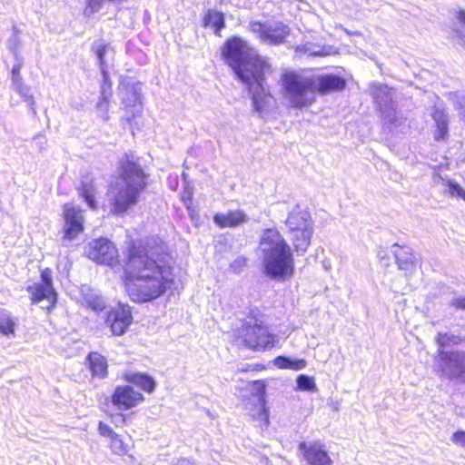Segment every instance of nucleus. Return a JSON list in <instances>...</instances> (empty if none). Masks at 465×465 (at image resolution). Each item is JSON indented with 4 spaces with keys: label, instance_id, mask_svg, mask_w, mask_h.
<instances>
[{
    "label": "nucleus",
    "instance_id": "nucleus-22",
    "mask_svg": "<svg viewBox=\"0 0 465 465\" xmlns=\"http://www.w3.org/2000/svg\"><path fill=\"white\" fill-rule=\"evenodd\" d=\"M86 361L94 377L104 379L107 376L108 365L104 356L96 351H91L86 356Z\"/></svg>",
    "mask_w": 465,
    "mask_h": 465
},
{
    "label": "nucleus",
    "instance_id": "nucleus-47",
    "mask_svg": "<svg viewBox=\"0 0 465 465\" xmlns=\"http://www.w3.org/2000/svg\"><path fill=\"white\" fill-rule=\"evenodd\" d=\"M455 16H456L457 20L459 21V23L460 24V25L463 28H465V10L460 9V10L456 11Z\"/></svg>",
    "mask_w": 465,
    "mask_h": 465
},
{
    "label": "nucleus",
    "instance_id": "nucleus-28",
    "mask_svg": "<svg viewBox=\"0 0 465 465\" xmlns=\"http://www.w3.org/2000/svg\"><path fill=\"white\" fill-rule=\"evenodd\" d=\"M16 324L17 319L14 318L7 310L0 308V333L6 337L15 335Z\"/></svg>",
    "mask_w": 465,
    "mask_h": 465
},
{
    "label": "nucleus",
    "instance_id": "nucleus-23",
    "mask_svg": "<svg viewBox=\"0 0 465 465\" xmlns=\"http://www.w3.org/2000/svg\"><path fill=\"white\" fill-rule=\"evenodd\" d=\"M125 380L129 383H132L145 392L152 393L154 391L156 387L155 380L147 373L143 372H131L125 374Z\"/></svg>",
    "mask_w": 465,
    "mask_h": 465
},
{
    "label": "nucleus",
    "instance_id": "nucleus-41",
    "mask_svg": "<svg viewBox=\"0 0 465 465\" xmlns=\"http://www.w3.org/2000/svg\"><path fill=\"white\" fill-rule=\"evenodd\" d=\"M247 260L242 257H237L231 264L230 268L234 273H240L243 271L244 267L246 266Z\"/></svg>",
    "mask_w": 465,
    "mask_h": 465
},
{
    "label": "nucleus",
    "instance_id": "nucleus-24",
    "mask_svg": "<svg viewBox=\"0 0 465 465\" xmlns=\"http://www.w3.org/2000/svg\"><path fill=\"white\" fill-rule=\"evenodd\" d=\"M431 116L436 124L434 139L436 141L444 140L448 136V134H449L448 114L444 110L435 108Z\"/></svg>",
    "mask_w": 465,
    "mask_h": 465
},
{
    "label": "nucleus",
    "instance_id": "nucleus-40",
    "mask_svg": "<svg viewBox=\"0 0 465 465\" xmlns=\"http://www.w3.org/2000/svg\"><path fill=\"white\" fill-rule=\"evenodd\" d=\"M38 285L54 289L53 286V279H52V272L49 269H45L41 272V282L37 283Z\"/></svg>",
    "mask_w": 465,
    "mask_h": 465
},
{
    "label": "nucleus",
    "instance_id": "nucleus-48",
    "mask_svg": "<svg viewBox=\"0 0 465 465\" xmlns=\"http://www.w3.org/2000/svg\"><path fill=\"white\" fill-rule=\"evenodd\" d=\"M174 465H194V464L186 459H181Z\"/></svg>",
    "mask_w": 465,
    "mask_h": 465
},
{
    "label": "nucleus",
    "instance_id": "nucleus-7",
    "mask_svg": "<svg viewBox=\"0 0 465 465\" xmlns=\"http://www.w3.org/2000/svg\"><path fill=\"white\" fill-rule=\"evenodd\" d=\"M242 342L248 348L256 351H266L273 347L274 335L269 333L267 327L257 319L254 322H245L239 331Z\"/></svg>",
    "mask_w": 465,
    "mask_h": 465
},
{
    "label": "nucleus",
    "instance_id": "nucleus-50",
    "mask_svg": "<svg viewBox=\"0 0 465 465\" xmlns=\"http://www.w3.org/2000/svg\"><path fill=\"white\" fill-rule=\"evenodd\" d=\"M122 421H124V417L122 415L119 416Z\"/></svg>",
    "mask_w": 465,
    "mask_h": 465
},
{
    "label": "nucleus",
    "instance_id": "nucleus-14",
    "mask_svg": "<svg viewBox=\"0 0 465 465\" xmlns=\"http://www.w3.org/2000/svg\"><path fill=\"white\" fill-rule=\"evenodd\" d=\"M111 398L119 411H128L144 400L143 395L130 385L117 386Z\"/></svg>",
    "mask_w": 465,
    "mask_h": 465
},
{
    "label": "nucleus",
    "instance_id": "nucleus-42",
    "mask_svg": "<svg viewBox=\"0 0 465 465\" xmlns=\"http://www.w3.org/2000/svg\"><path fill=\"white\" fill-rule=\"evenodd\" d=\"M97 430L101 436L107 437L109 439L116 434L109 425L103 421H99Z\"/></svg>",
    "mask_w": 465,
    "mask_h": 465
},
{
    "label": "nucleus",
    "instance_id": "nucleus-44",
    "mask_svg": "<svg viewBox=\"0 0 465 465\" xmlns=\"http://www.w3.org/2000/svg\"><path fill=\"white\" fill-rule=\"evenodd\" d=\"M450 305L452 306V307H455L456 309L464 310L465 311V295L464 296H460V297H457V298H453L450 302Z\"/></svg>",
    "mask_w": 465,
    "mask_h": 465
},
{
    "label": "nucleus",
    "instance_id": "nucleus-30",
    "mask_svg": "<svg viewBox=\"0 0 465 465\" xmlns=\"http://www.w3.org/2000/svg\"><path fill=\"white\" fill-rule=\"evenodd\" d=\"M274 363L280 369H290L294 371L302 370L307 365V362L304 359H293L288 356L276 357Z\"/></svg>",
    "mask_w": 465,
    "mask_h": 465
},
{
    "label": "nucleus",
    "instance_id": "nucleus-1",
    "mask_svg": "<svg viewBox=\"0 0 465 465\" xmlns=\"http://www.w3.org/2000/svg\"><path fill=\"white\" fill-rule=\"evenodd\" d=\"M125 286L133 302H152L163 295L173 282L171 267L151 259L145 249L132 244L124 265Z\"/></svg>",
    "mask_w": 465,
    "mask_h": 465
},
{
    "label": "nucleus",
    "instance_id": "nucleus-8",
    "mask_svg": "<svg viewBox=\"0 0 465 465\" xmlns=\"http://www.w3.org/2000/svg\"><path fill=\"white\" fill-rule=\"evenodd\" d=\"M250 29L262 43L270 45L283 44L290 35L289 26L282 22L255 21L250 23Z\"/></svg>",
    "mask_w": 465,
    "mask_h": 465
},
{
    "label": "nucleus",
    "instance_id": "nucleus-31",
    "mask_svg": "<svg viewBox=\"0 0 465 465\" xmlns=\"http://www.w3.org/2000/svg\"><path fill=\"white\" fill-rule=\"evenodd\" d=\"M84 299L87 306L95 312H101L106 306L105 299L95 291H87L84 294Z\"/></svg>",
    "mask_w": 465,
    "mask_h": 465
},
{
    "label": "nucleus",
    "instance_id": "nucleus-19",
    "mask_svg": "<svg viewBox=\"0 0 465 465\" xmlns=\"http://www.w3.org/2000/svg\"><path fill=\"white\" fill-rule=\"evenodd\" d=\"M285 223L289 230L313 226L310 212L307 208H302L300 204H296L289 213Z\"/></svg>",
    "mask_w": 465,
    "mask_h": 465
},
{
    "label": "nucleus",
    "instance_id": "nucleus-16",
    "mask_svg": "<svg viewBox=\"0 0 465 465\" xmlns=\"http://www.w3.org/2000/svg\"><path fill=\"white\" fill-rule=\"evenodd\" d=\"M119 94L125 108H131L133 116L141 113L142 87L140 83L122 84Z\"/></svg>",
    "mask_w": 465,
    "mask_h": 465
},
{
    "label": "nucleus",
    "instance_id": "nucleus-10",
    "mask_svg": "<svg viewBox=\"0 0 465 465\" xmlns=\"http://www.w3.org/2000/svg\"><path fill=\"white\" fill-rule=\"evenodd\" d=\"M371 95L384 121L395 124L397 110L396 102L393 100L392 88L387 84H374L371 86Z\"/></svg>",
    "mask_w": 465,
    "mask_h": 465
},
{
    "label": "nucleus",
    "instance_id": "nucleus-29",
    "mask_svg": "<svg viewBox=\"0 0 465 465\" xmlns=\"http://www.w3.org/2000/svg\"><path fill=\"white\" fill-rule=\"evenodd\" d=\"M203 25H211L214 34L219 35L220 31L225 26L224 15L222 12L208 10L203 18Z\"/></svg>",
    "mask_w": 465,
    "mask_h": 465
},
{
    "label": "nucleus",
    "instance_id": "nucleus-6",
    "mask_svg": "<svg viewBox=\"0 0 465 465\" xmlns=\"http://www.w3.org/2000/svg\"><path fill=\"white\" fill-rule=\"evenodd\" d=\"M439 349L435 360V372L440 378L465 384V351H446L450 344H458L460 339L451 333H438Z\"/></svg>",
    "mask_w": 465,
    "mask_h": 465
},
{
    "label": "nucleus",
    "instance_id": "nucleus-5",
    "mask_svg": "<svg viewBox=\"0 0 465 465\" xmlns=\"http://www.w3.org/2000/svg\"><path fill=\"white\" fill-rule=\"evenodd\" d=\"M259 248L262 255L263 273L270 279L283 281L292 275L294 262L292 251L276 228L262 232Z\"/></svg>",
    "mask_w": 465,
    "mask_h": 465
},
{
    "label": "nucleus",
    "instance_id": "nucleus-27",
    "mask_svg": "<svg viewBox=\"0 0 465 465\" xmlns=\"http://www.w3.org/2000/svg\"><path fill=\"white\" fill-rule=\"evenodd\" d=\"M79 193L90 208H96L95 189L93 180L87 177L83 179L80 183Z\"/></svg>",
    "mask_w": 465,
    "mask_h": 465
},
{
    "label": "nucleus",
    "instance_id": "nucleus-39",
    "mask_svg": "<svg viewBox=\"0 0 465 465\" xmlns=\"http://www.w3.org/2000/svg\"><path fill=\"white\" fill-rule=\"evenodd\" d=\"M111 96H103L100 95L99 101L97 102L96 107L100 112V117L104 121H107L109 119L108 116V105H109V100Z\"/></svg>",
    "mask_w": 465,
    "mask_h": 465
},
{
    "label": "nucleus",
    "instance_id": "nucleus-2",
    "mask_svg": "<svg viewBox=\"0 0 465 465\" xmlns=\"http://www.w3.org/2000/svg\"><path fill=\"white\" fill-rule=\"evenodd\" d=\"M222 55L236 77L246 85L254 111L262 113L271 96L265 79L268 63L250 50L247 44L238 36L226 40Z\"/></svg>",
    "mask_w": 465,
    "mask_h": 465
},
{
    "label": "nucleus",
    "instance_id": "nucleus-18",
    "mask_svg": "<svg viewBox=\"0 0 465 465\" xmlns=\"http://www.w3.org/2000/svg\"><path fill=\"white\" fill-rule=\"evenodd\" d=\"M213 223L221 229L234 228L249 221L248 215L242 210H231L227 213H217L213 215Z\"/></svg>",
    "mask_w": 465,
    "mask_h": 465
},
{
    "label": "nucleus",
    "instance_id": "nucleus-32",
    "mask_svg": "<svg viewBox=\"0 0 465 465\" xmlns=\"http://www.w3.org/2000/svg\"><path fill=\"white\" fill-rule=\"evenodd\" d=\"M296 383L299 391H313L316 389L314 379L305 374H300L296 379Z\"/></svg>",
    "mask_w": 465,
    "mask_h": 465
},
{
    "label": "nucleus",
    "instance_id": "nucleus-33",
    "mask_svg": "<svg viewBox=\"0 0 465 465\" xmlns=\"http://www.w3.org/2000/svg\"><path fill=\"white\" fill-rule=\"evenodd\" d=\"M13 89L17 94H19L26 103H28L31 110L35 114H36L35 109V103L34 100V96L30 94V88L23 83V84L14 87Z\"/></svg>",
    "mask_w": 465,
    "mask_h": 465
},
{
    "label": "nucleus",
    "instance_id": "nucleus-35",
    "mask_svg": "<svg viewBox=\"0 0 465 465\" xmlns=\"http://www.w3.org/2000/svg\"><path fill=\"white\" fill-rule=\"evenodd\" d=\"M15 64L13 65L11 70L12 78V88L23 84V78L20 74L21 68L23 66V58L15 59Z\"/></svg>",
    "mask_w": 465,
    "mask_h": 465
},
{
    "label": "nucleus",
    "instance_id": "nucleus-38",
    "mask_svg": "<svg viewBox=\"0 0 465 465\" xmlns=\"http://www.w3.org/2000/svg\"><path fill=\"white\" fill-rule=\"evenodd\" d=\"M101 74H102L103 79H102L100 94L104 97L112 96V83L110 80L108 70L101 71Z\"/></svg>",
    "mask_w": 465,
    "mask_h": 465
},
{
    "label": "nucleus",
    "instance_id": "nucleus-3",
    "mask_svg": "<svg viewBox=\"0 0 465 465\" xmlns=\"http://www.w3.org/2000/svg\"><path fill=\"white\" fill-rule=\"evenodd\" d=\"M285 97L293 108L302 109L314 101V91L321 94L341 91L346 86L344 78L327 74L317 78L306 77L294 71H286L281 77Z\"/></svg>",
    "mask_w": 465,
    "mask_h": 465
},
{
    "label": "nucleus",
    "instance_id": "nucleus-4",
    "mask_svg": "<svg viewBox=\"0 0 465 465\" xmlns=\"http://www.w3.org/2000/svg\"><path fill=\"white\" fill-rule=\"evenodd\" d=\"M119 164L120 180L112 188L110 200L112 212L118 215L135 206L140 194L148 185V174L133 153H124Z\"/></svg>",
    "mask_w": 465,
    "mask_h": 465
},
{
    "label": "nucleus",
    "instance_id": "nucleus-12",
    "mask_svg": "<svg viewBox=\"0 0 465 465\" xmlns=\"http://www.w3.org/2000/svg\"><path fill=\"white\" fill-rule=\"evenodd\" d=\"M133 322V314L128 305L119 304L106 316L105 324L115 336L124 335Z\"/></svg>",
    "mask_w": 465,
    "mask_h": 465
},
{
    "label": "nucleus",
    "instance_id": "nucleus-26",
    "mask_svg": "<svg viewBox=\"0 0 465 465\" xmlns=\"http://www.w3.org/2000/svg\"><path fill=\"white\" fill-rule=\"evenodd\" d=\"M110 49V45L105 44L103 40H96L92 44L91 50L96 56L100 72L108 70V63L105 59V55Z\"/></svg>",
    "mask_w": 465,
    "mask_h": 465
},
{
    "label": "nucleus",
    "instance_id": "nucleus-17",
    "mask_svg": "<svg viewBox=\"0 0 465 465\" xmlns=\"http://www.w3.org/2000/svg\"><path fill=\"white\" fill-rule=\"evenodd\" d=\"M391 252L400 270L412 272L416 269L419 260L411 247L396 242L391 246Z\"/></svg>",
    "mask_w": 465,
    "mask_h": 465
},
{
    "label": "nucleus",
    "instance_id": "nucleus-37",
    "mask_svg": "<svg viewBox=\"0 0 465 465\" xmlns=\"http://www.w3.org/2000/svg\"><path fill=\"white\" fill-rule=\"evenodd\" d=\"M13 29H14V34L8 39L7 45H8L9 50L14 54L15 59H19V58H22L20 56L19 51H18L20 40H19V38L17 36V30H16V27L15 25L13 26Z\"/></svg>",
    "mask_w": 465,
    "mask_h": 465
},
{
    "label": "nucleus",
    "instance_id": "nucleus-13",
    "mask_svg": "<svg viewBox=\"0 0 465 465\" xmlns=\"http://www.w3.org/2000/svg\"><path fill=\"white\" fill-rule=\"evenodd\" d=\"M64 219L62 245L68 246V242L74 240L84 231V217L79 209L64 205Z\"/></svg>",
    "mask_w": 465,
    "mask_h": 465
},
{
    "label": "nucleus",
    "instance_id": "nucleus-25",
    "mask_svg": "<svg viewBox=\"0 0 465 465\" xmlns=\"http://www.w3.org/2000/svg\"><path fill=\"white\" fill-rule=\"evenodd\" d=\"M333 46H321L312 43H305L296 47V53L310 56H327L332 54Z\"/></svg>",
    "mask_w": 465,
    "mask_h": 465
},
{
    "label": "nucleus",
    "instance_id": "nucleus-20",
    "mask_svg": "<svg viewBox=\"0 0 465 465\" xmlns=\"http://www.w3.org/2000/svg\"><path fill=\"white\" fill-rule=\"evenodd\" d=\"M27 292L31 295L32 303L37 304L46 300L49 304L46 306L47 310L54 307L57 300V294L54 289H49L38 284H31L26 287Z\"/></svg>",
    "mask_w": 465,
    "mask_h": 465
},
{
    "label": "nucleus",
    "instance_id": "nucleus-46",
    "mask_svg": "<svg viewBox=\"0 0 465 465\" xmlns=\"http://www.w3.org/2000/svg\"><path fill=\"white\" fill-rule=\"evenodd\" d=\"M432 181L435 184H442L447 187V181L438 172H434L432 175Z\"/></svg>",
    "mask_w": 465,
    "mask_h": 465
},
{
    "label": "nucleus",
    "instance_id": "nucleus-21",
    "mask_svg": "<svg viewBox=\"0 0 465 465\" xmlns=\"http://www.w3.org/2000/svg\"><path fill=\"white\" fill-rule=\"evenodd\" d=\"M294 249L298 254H303L309 245L313 233V226L289 230Z\"/></svg>",
    "mask_w": 465,
    "mask_h": 465
},
{
    "label": "nucleus",
    "instance_id": "nucleus-43",
    "mask_svg": "<svg viewBox=\"0 0 465 465\" xmlns=\"http://www.w3.org/2000/svg\"><path fill=\"white\" fill-rule=\"evenodd\" d=\"M451 441L465 448V430H457L451 436Z\"/></svg>",
    "mask_w": 465,
    "mask_h": 465
},
{
    "label": "nucleus",
    "instance_id": "nucleus-36",
    "mask_svg": "<svg viewBox=\"0 0 465 465\" xmlns=\"http://www.w3.org/2000/svg\"><path fill=\"white\" fill-rule=\"evenodd\" d=\"M447 188L452 197L465 201V190L458 183L447 181Z\"/></svg>",
    "mask_w": 465,
    "mask_h": 465
},
{
    "label": "nucleus",
    "instance_id": "nucleus-9",
    "mask_svg": "<svg viewBox=\"0 0 465 465\" xmlns=\"http://www.w3.org/2000/svg\"><path fill=\"white\" fill-rule=\"evenodd\" d=\"M86 256L97 263L113 266L118 261V251L107 238H98L84 247Z\"/></svg>",
    "mask_w": 465,
    "mask_h": 465
},
{
    "label": "nucleus",
    "instance_id": "nucleus-45",
    "mask_svg": "<svg viewBox=\"0 0 465 465\" xmlns=\"http://www.w3.org/2000/svg\"><path fill=\"white\" fill-rule=\"evenodd\" d=\"M452 32L454 36L459 40V44L465 48V33L457 25H454Z\"/></svg>",
    "mask_w": 465,
    "mask_h": 465
},
{
    "label": "nucleus",
    "instance_id": "nucleus-15",
    "mask_svg": "<svg viewBox=\"0 0 465 465\" xmlns=\"http://www.w3.org/2000/svg\"><path fill=\"white\" fill-rule=\"evenodd\" d=\"M251 392L256 401V410L252 416L260 421L261 427L269 425V411L265 406L266 384L263 381H253L251 383Z\"/></svg>",
    "mask_w": 465,
    "mask_h": 465
},
{
    "label": "nucleus",
    "instance_id": "nucleus-49",
    "mask_svg": "<svg viewBox=\"0 0 465 465\" xmlns=\"http://www.w3.org/2000/svg\"><path fill=\"white\" fill-rule=\"evenodd\" d=\"M378 256H379L381 259H384V258H385V256H386V253H385L384 252H381H381L378 253Z\"/></svg>",
    "mask_w": 465,
    "mask_h": 465
},
{
    "label": "nucleus",
    "instance_id": "nucleus-34",
    "mask_svg": "<svg viewBox=\"0 0 465 465\" xmlns=\"http://www.w3.org/2000/svg\"><path fill=\"white\" fill-rule=\"evenodd\" d=\"M110 447L112 451L117 455H125L128 452V446L117 433L110 439Z\"/></svg>",
    "mask_w": 465,
    "mask_h": 465
},
{
    "label": "nucleus",
    "instance_id": "nucleus-11",
    "mask_svg": "<svg viewBox=\"0 0 465 465\" xmlns=\"http://www.w3.org/2000/svg\"><path fill=\"white\" fill-rule=\"evenodd\" d=\"M298 450L307 465L333 464L327 447L322 440L301 441Z\"/></svg>",
    "mask_w": 465,
    "mask_h": 465
}]
</instances>
